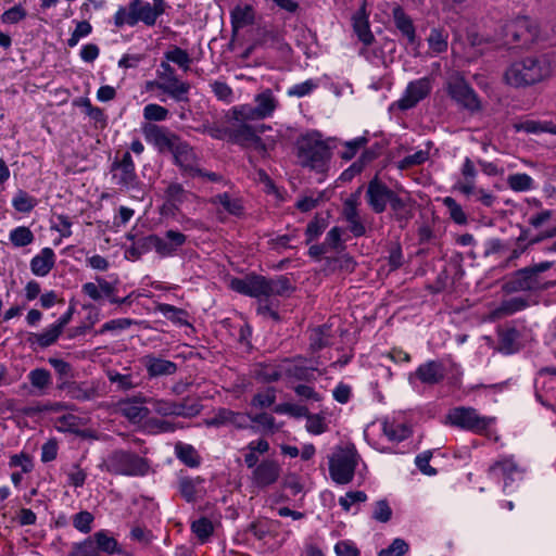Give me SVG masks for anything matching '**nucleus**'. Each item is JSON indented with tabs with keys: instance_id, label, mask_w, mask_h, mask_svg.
I'll return each instance as SVG.
<instances>
[{
	"instance_id": "1",
	"label": "nucleus",
	"mask_w": 556,
	"mask_h": 556,
	"mask_svg": "<svg viewBox=\"0 0 556 556\" xmlns=\"http://www.w3.org/2000/svg\"><path fill=\"white\" fill-rule=\"evenodd\" d=\"M554 67H556L555 55L542 53L511 63L505 71L504 77L506 83L513 87H527L551 77Z\"/></svg>"
},
{
	"instance_id": "2",
	"label": "nucleus",
	"mask_w": 556,
	"mask_h": 556,
	"mask_svg": "<svg viewBox=\"0 0 556 556\" xmlns=\"http://www.w3.org/2000/svg\"><path fill=\"white\" fill-rule=\"evenodd\" d=\"M496 35L507 49L528 50L542 40L540 24L527 15L504 22Z\"/></svg>"
},
{
	"instance_id": "3",
	"label": "nucleus",
	"mask_w": 556,
	"mask_h": 556,
	"mask_svg": "<svg viewBox=\"0 0 556 556\" xmlns=\"http://www.w3.org/2000/svg\"><path fill=\"white\" fill-rule=\"evenodd\" d=\"M332 152L318 131L302 135L296 140L298 164L317 174L325 175L330 168Z\"/></svg>"
},
{
	"instance_id": "4",
	"label": "nucleus",
	"mask_w": 556,
	"mask_h": 556,
	"mask_svg": "<svg viewBox=\"0 0 556 556\" xmlns=\"http://www.w3.org/2000/svg\"><path fill=\"white\" fill-rule=\"evenodd\" d=\"M553 265V262L545 261L517 269L503 283L502 291L506 294L540 292L555 287L556 281H543L541 278V274L549 270Z\"/></svg>"
},
{
	"instance_id": "5",
	"label": "nucleus",
	"mask_w": 556,
	"mask_h": 556,
	"mask_svg": "<svg viewBox=\"0 0 556 556\" xmlns=\"http://www.w3.org/2000/svg\"><path fill=\"white\" fill-rule=\"evenodd\" d=\"M99 468L115 476H144L150 466L146 458L131 451L115 450L108 455Z\"/></svg>"
},
{
	"instance_id": "6",
	"label": "nucleus",
	"mask_w": 556,
	"mask_h": 556,
	"mask_svg": "<svg viewBox=\"0 0 556 556\" xmlns=\"http://www.w3.org/2000/svg\"><path fill=\"white\" fill-rule=\"evenodd\" d=\"M357 452L354 445L339 447L337 453L329 457V473L338 484H348L353 480L357 466Z\"/></svg>"
},
{
	"instance_id": "7",
	"label": "nucleus",
	"mask_w": 556,
	"mask_h": 556,
	"mask_svg": "<svg viewBox=\"0 0 556 556\" xmlns=\"http://www.w3.org/2000/svg\"><path fill=\"white\" fill-rule=\"evenodd\" d=\"M446 93L463 110L471 114L481 111V101L469 85V83L460 75H455L446 81Z\"/></svg>"
},
{
	"instance_id": "8",
	"label": "nucleus",
	"mask_w": 556,
	"mask_h": 556,
	"mask_svg": "<svg viewBox=\"0 0 556 556\" xmlns=\"http://www.w3.org/2000/svg\"><path fill=\"white\" fill-rule=\"evenodd\" d=\"M446 418L452 426L477 432L485 430L491 421L486 417L479 416L475 408L464 406L450 410Z\"/></svg>"
},
{
	"instance_id": "9",
	"label": "nucleus",
	"mask_w": 556,
	"mask_h": 556,
	"mask_svg": "<svg viewBox=\"0 0 556 556\" xmlns=\"http://www.w3.org/2000/svg\"><path fill=\"white\" fill-rule=\"evenodd\" d=\"M142 134L146 140L153 144L159 152H172L176 142L180 139L176 134L165 126L153 123H147L142 127Z\"/></svg>"
},
{
	"instance_id": "10",
	"label": "nucleus",
	"mask_w": 556,
	"mask_h": 556,
	"mask_svg": "<svg viewBox=\"0 0 556 556\" xmlns=\"http://www.w3.org/2000/svg\"><path fill=\"white\" fill-rule=\"evenodd\" d=\"M432 84L429 77L413 80L407 85L403 97L393 105L401 111L410 110L426 99L430 94Z\"/></svg>"
},
{
	"instance_id": "11",
	"label": "nucleus",
	"mask_w": 556,
	"mask_h": 556,
	"mask_svg": "<svg viewBox=\"0 0 556 556\" xmlns=\"http://www.w3.org/2000/svg\"><path fill=\"white\" fill-rule=\"evenodd\" d=\"M394 192L376 175L367 185L365 198L372 212L381 214L387 210V204Z\"/></svg>"
},
{
	"instance_id": "12",
	"label": "nucleus",
	"mask_w": 556,
	"mask_h": 556,
	"mask_svg": "<svg viewBox=\"0 0 556 556\" xmlns=\"http://www.w3.org/2000/svg\"><path fill=\"white\" fill-rule=\"evenodd\" d=\"M170 153L174 156L175 164L179 166L186 175L191 177L203 175V170L198 165L197 154L188 142L179 139Z\"/></svg>"
},
{
	"instance_id": "13",
	"label": "nucleus",
	"mask_w": 556,
	"mask_h": 556,
	"mask_svg": "<svg viewBox=\"0 0 556 556\" xmlns=\"http://www.w3.org/2000/svg\"><path fill=\"white\" fill-rule=\"evenodd\" d=\"M230 287L233 291L251 298L266 296L267 278L257 274H249L243 278H233Z\"/></svg>"
},
{
	"instance_id": "14",
	"label": "nucleus",
	"mask_w": 556,
	"mask_h": 556,
	"mask_svg": "<svg viewBox=\"0 0 556 556\" xmlns=\"http://www.w3.org/2000/svg\"><path fill=\"white\" fill-rule=\"evenodd\" d=\"M446 376V368L442 361L432 359L421 364L416 371L409 376V381L417 378L421 383L435 386L441 383Z\"/></svg>"
},
{
	"instance_id": "15",
	"label": "nucleus",
	"mask_w": 556,
	"mask_h": 556,
	"mask_svg": "<svg viewBox=\"0 0 556 556\" xmlns=\"http://www.w3.org/2000/svg\"><path fill=\"white\" fill-rule=\"evenodd\" d=\"M111 172H113V178L117 179V185L125 188H131L136 185L137 175L129 152H125L119 161L115 160L112 163Z\"/></svg>"
},
{
	"instance_id": "16",
	"label": "nucleus",
	"mask_w": 556,
	"mask_h": 556,
	"mask_svg": "<svg viewBox=\"0 0 556 556\" xmlns=\"http://www.w3.org/2000/svg\"><path fill=\"white\" fill-rule=\"evenodd\" d=\"M154 250L162 256H170L187 241V236L177 230H166L164 237L154 235Z\"/></svg>"
},
{
	"instance_id": "17",
	"label": "nucleus",
	"mask_w": 556,
	"mask_h": 556,
	"mask_svg": "<svg viewBox=\"0 0 556 556\" xmlns=\"http://www.w3.org/2000/svg\"><path fill=\"white\" fill-rule=\"evenodd\" d=\"M280 465L274 459H264L252 473L253 483L261 489L274 484L280 476Z\"/></svg>"
},
{
	"instance_id": "18",
	"label": "nucleus",
	"mask_w": 556,
	"mask_h": 556,
	"mask_svg": "<svg viewBox=\"0 0 556 556\" xmlns=\"http://www.w3.org/2000/svg\"><path fill=\"white\" fill-rule=\"evenodd\" d=\"M392 18L396 29L407 40V43L410 46H417L419 42L414 22L400 4H395L392 8Z\"/></svg>"
},
{
	"instance_id": "19",
	"label": "nucleus",
	"mask_w": 556,
	"mask_h": 556,
	"mask_svg": "<svg viewBox=\"0 0 556 556\" xmlns=\"http://www.w3.org/2000/svg\"><path fill=\"white\" fill-rule=\"evenodd\" d=\"M413 203L414 201L409 195L400 197L396 192H394L389 201L392 216L402 228L405 227L408 220H410L414 216Z\"/></svg>"
},
{
	"instance_id": "20",
	"label": "nucleus",
	"mask_w": 556,
	"mask_h": 556,
	"mask_svg": "<svg viewBox=\"0 0 556 556\" xmlns=\"http://www.w3.org/2000/svg\"><path fill=\"white\" fill-rule=\"evenodd\" d=\"M203 482L204 479L201 477H180L178 490L181 497L188 503H195L198 500L203 498L206 494Z\"/></svg>"
},
{
	"instance_id": "21",
	"label": "nucleus",
	"mask_w": 556,
	"mask_h": 556,
	"mask_svg": "<svg viewBox=\"0 0 556 556\" xmlns=\"http://www.w3.org/2000/svg\"><path fill=\"white\" fill-rule=\"evenodd\" d=\"M154 85L157 89L168 94L177 102H188V92L190 85L186 81H180L176 76L168 78L165 81L149 83V86Z\"/></svg>"
},
{
	"instance_id": "22",
	"label": "nucleus",
	"mask_w": 556,
	"mask_h": 556,
	"mask_svg": "<svg viewBox=\"0 0 556 556\" xmlns=\"http://www.w3.org/2000/svg\"><path fill=\"white\" fill-rule=\"evenodd\" d=\"M59 389L65 390L67 395L77 401H90L98 396L97 387L93 383L64 380Z\"/></svg>"
},
{
	"instance_id": "23",
	"label": "nucleus",
	"mask_w": 556,
	"mask_h": 556,
	"mask_svg": "<svg viewBox=\"0 0 556 556\" xmlns=\"http://www.w3.org/2000/svg\"><path fill=\"white\" fill-rule=\"evenodd\" d=\"M142 364L147 369L149 377L155 378L161 376H172L176 374L178 366L176 363L154 355H146Z\"/></svg>"
},
{
	"instance_id": "24",
	"label": "nucleus",
	"mask_w": 556,
	"mask_h": 556,
	"mask_svg": "<svg viewBox=\"0 0 556 556\" xmlns=\"http://www.w3.org/2000/svg\"><path fill=\"white\" fill-rule=\"evenodd\" d=\"M96 282H86L83 285V292L88 295L93 301H99L102 299V293L109 298H114V293L116 291L117 280L114 282L105 280L103 277L97 276Z\"/></svg>"
},
{
	"instance_id": "25",
	"label": "nucleus",
	"mask_w": 556,
	"mask_h": 556,
	"mask_svg": "<svg viewBox=\"0 0 556 556\" xmlns=\"http://www.w3.org/2000/svg\"><path fill=\"white\" fill-rule=\"evenodd\" d=\"M141 0H131L127 7H119L114 14V25L121 28L125 25L135 26L141 22Z\"/></svg>"
},
{
	"instance_id": "26",
	"label": "nucleus",
	"mask_w": 556,
	"mask_h": 556,
	"mask_svg": "<svg viewBox=\"0 0 556 556\" xmlns=\"http://www.w3.org/2000/svg\"><path fill=\"white\" fill-rule=\"evenodd\" d=\"M529 306V300L523 296L504 299L493 311H491V317L493 319H501L507 316H511L517 312H521Z\"/></svg>"
},
{
	"instance_id": "27",
	"label": "nucleus",
	"mask_w": 556,
	"mask_h": 556,
	"mask_svg": "<svg viewBox=\"0 0 556 556\" xmlns=\"http://www.w3.org/2000/svg\"><path fill=\"white\" fill-rule=\"evenodd\" d=\"M352 22L354 33L359 41L365 46H370L375 41V36L370 30L368 16L364 5L353 14Z\"/></svg>"
},
{
	"instance_id": "28",
	"label": "nucleus",
	"mask_w": 556,
	"mask_h": 556,
	"mask_svg": "<svg viewBox=\"0 0 556 556\" xmlns=\"http://www.w3.org/2000/svg\"><path fill=\"white\" fill-rule=\"evenodd\" d=\"M55 264V253L51 248H43L30 261L31 273L39 277L47 276Z\"/></svg>"
},
{
	"instance_id": "29",
	"label": "nucleus",
	"mask_w": 556,
	"mask_h": 556,
	"mask_svg": "<svg viewBox=\"0 0 556 556\" xmlns=\"http://www.w3.org/2000/svg\"><path fill=\"white\" fill-rule=\"evenodd\" d=\"M302 359L301 356L294 358L293 361L286 358L282 362V372L285 376L289 378H294L296 380L302 381H313L315 380L314 377V370H316L315 367L311 366H304L301 364L295 363L296 361Z\"/></svg>"
},
{
	"instance_id": "30",
	"label": "nucleus",
	"mask_w": 556,
	"mask_h": 556,
	"mask_svg": "<svg viewBox=\"0 0 556 556\" xmlns=\"http://www.w3.org/2000/svg\"><path fill=\"white\" fill-rule=\"evenodd\" d=\"M264 128V125L256 129L247 123H240L238 126L230 128L229 141L245 147L255 139L257 131L263 132Z\"/></svg>"
},
{
	"instance_id": "31",
	"label": "nucleus",
	"mask_w": 556,
	"mask_h": 556,
	"mask_svg": "<svg viewBox=\"0 0 556 556\" xmlns=\"http://www.w3.org/2000/svg\"><path fill=\"white\" fill-rule=\"evenodd\" d=\"M253 374L255 379L262 382H275L282 376V363L279 365L260 362L254 365Z\"/></svg>"
},
{
	"instance_id": "32",
	"label": "nucleus",
	"mask_w": 556,
	"mask_h": 556,
	"mask_svg": "<svg viewBox=\"0 0 556 556\" xmlns=\"http://www.w3.org/2000/svg\"><path fill=\"white\" fill-rule=\"evenodd\" d=\"M97 553H105L108 555L119 554L122 549L117 541L108 534L106 531H98L91 535Z\"/></svg>"
},
{
	"instance_id": "33",
	"label": "nucleus",
	"mask_w": 556,
	"mask_h": 556,
	"mask_svg": "<svg viewBox=\"0 0 556 556\" xmlns=\"http://www.w3.org/2000/svg\"><path fill=\"white\" fill-rule=\"evenodd\" d=\"M519 331L516 328H507L498 333V351L504 354H513L519 350Z\"/></svg>"
},
{
	"instance_id": "34",
	"label": "nucleus",
	"mask_w": 556,
	"mask_h": 556,
	"mask_svg": "<svg viewBox=\"0 0 556 556\" xmlns=\"http://www.w3.org/2000/svg\"><path fill=\"white\" fill-rule=\"evenodd\" d=\"M155 309L174 324L180 326H191V324L188 321L189 314L184 308H179L166 303H159Z\"/></svg>"
},
{
	"instance_id": "35",
	"label": "nucleus",
	"mask_w": 556,
	"mask_h": 556,
	"mask_svg": "<svg viewBox=\"0 0 556 556\" xmlns=\"http://www.w3.org/2000/svg\"><path fill=\"white\" fill-rule=\"evenodd\" d=\"M517 131L526 134H541L549 132L556 135V125L552 122H539L533 119H526L514 125Z\"/></svg>"
},
{
	"instance_id": "36",
	"label": "nucleus",
	"mask_w": 556,
	"mask_h": 556,
	"mask_svg": "<svg viewBox=\"0 0 556 556\" xmlns=\"http://www.w3.org/2000/svg\"><path fill=\"white\" fill-rule=\"evenodd\" d=\"M331 328L328 325H321L314 328L309 336V349L312 352H318L330 345Z\"/></svg>"
},
{
	"instance_id": "37",
	"label": "nucleus",
	"mask_w": 556,
	"mask_h": 556,
	"mask_svg": "<svg viewBox=\"0 0 556 556\" xmlns=\"http://www.w3.org/2000/svg\"><path fill=\"white\" fill-rule=\"evenodd\" d=\"M175 453L177 458L188 467L195 468L201 464L200 455L190 444H185L181 442L176 443Z\"/></svg>"
},
{
	"instance_id": "38",
	"label": "nucleus",
	"mask_w": 556,
	"mask_h": 556,
	"mask_svg": "<svg viewBox=\"0 0 556 556\" xmlns=\"http://www.w3.org/2000/svg\"><path fill=\"white\" fill-rule=\"evenodd\" d=\"M329 214L327 213L325 216L321 214H316L314 218L307 224L305 229V243L309 244L314 240H316L328 227L329 225Z\"/></svg>"
},
{
	"instance_id": "39",
	"label": "nucleus",
	"mask_w": 556,
	"mask_h": 556,
	"mask_svg": "<svg viewBox=\"0 0 556 556\" xmlns=\"http://www.w3.org/2000/svg\"><path fill=\"white\" fill-rule=\"evenodd\" d=\"M291 280L287 276H278L276 278H267L266 296L285 295L294 291Z\"/></svg>"
},
{
	"instance_id": "40",
	"label": "nucleus",
	"mask_w": 556,
	"mask_h": 556,
	"mask_svg": "<svg viewBox=\"0 0 556 556\" xmlns=\"http://www.w3.org/2000/svg\"><path fill=\"white\" fill-rule=\"evenodd\" d=\"M229 118L239 123L264 119L257 109L251 104H242L231 108L229 111Z\"/></svg>"
},
{
	"instance_id": "41",
	"label": "nucleus",
	"mask_w": 556,
	"mask_h": 556,
	"mask_svg": "<svg viewBox=\"0 0 556 556\" xmlns=\"http://www.w3.org/2000/svg\"><path fill=\"white\" fill-rule=\"evenodd\" d=\"M255 102V108L263 118L270 116L277 108V100L270 89H265L263 92L256 94Z\"/></svg>"
},
{
	"instance_id": "42",
	"label": "nucleus",
	"mask_w": 556,
	"mask_h": 556,
	"mask_svg": "<svg viewBox=\"0 0 556 556\" xmlns=\"http://www.w3.org/2000/svg\"><path fill=\"white\" fill-rule=\"evenodd\" d=\"M154 235L141 237L127 249L126 255L132 260H139L143 254L154 249Z\"/></svg>"
},
{
	"instance_id": "43",
	"label": "nucleus",
	"mask_w": 556,
	"mask_h": 556,
	"mask_svg": "<svg viewBox=\"0 0 556 556\" xmlns=\"http://www.w3.org/2000/svg\"><path fill=\"white\" fill-rule=\"evenodd\" d=\"M254 22V12L252 7L247 5L244 8L237 7L231 12V24L233 30L243 28L244 26L251 25Z\"/></svg>"
},
{
	"instance_id": "44",
	"label": "nucleus",
	"mask_w": 556,
	"mask_h": 556,
	"mask_svg": "<svg viewBox=\"0 0 556 556\" xmlns=\"http://www.w3.org/2000/svg\"><path fill=\"white\" fill-rule=\"evenodd\" d=\"M146 426L154 433L174 432L185 428L181 422H173L163 418H148Z\"/></svg>"
},
{
	"instance_id": "45",
	"label": "nucleus",
	"mask_w": 556,
	"mask_h": 556,
	"mask_svg": "<svg viewBox=\"0 0 556 556\" xmlns=\"http://www.w3.org/2000/svg\"><path fill=\"white\" fill-rule=\"evenodd\" d=\"M61 333L62 332L54 327V325H51L50 328L42 333H31L28 338V342H36L40 348H48L56 342Z\"/></svg>"
},
{
	"instance_id": "46",
	"label": "nucleus",
	"mask_w": 556,
	"mask_h": 556,
	"mask_svg": "<svg viewBox=\"0 0 556 556\" xmlns=\"http://www.w3.org/2000/svg\"><path fill=\"white\" fill-rule=\"evenodd\" d=\"M35 240L33 231L26 226H18L11 230L10 241L15 248H23L31 244Z\"/></svg>"
},
{
	"instance_id": "47",
	"label": "nucleus",
	"mask_w": 556,
	"mask_h": 556,
	"mask_svg": "<svg viewBox=\"0 0 556 556\" xmlns=\"http://www.w3.org/2000/svg\"><path fill=\"white\" fill-rule=\"evenodd\" d=\"M164 58L166 61L177 64L184 71H188L192 62L189 53L176 46L173 49L166 51L164 53Z\"/></svg>"
},
{
	"instance_id": "48",
	"label": "nucleus",
	"mask_w": 556,
	"mask_h": 556,
	"mask_svg": "<svg viewBox=\"0 0 556 556\" xmlns=\"http://www.w3.org/2000/svg\"><path fill=\"white\" fill-rule=\"evenodd\" d=\"M507 185L516 192H523L533 188V179L525 173L513 174L507 177Z\"/></svg>"
},
{
	"instance_id": "49",
	"label": "nucleus",
	"mask_w": 556,
	"mask_h": 556,
	"mask_svg": "<svg viewBox=\"0 0 556 556\" xmlns=\"http://www.w3.org/2000/svg\"><path fill=\"white\" fill-rule=\"evenodd\" d=\"M517 470V466L508 459L496 462L493 466L490 467L489 472L491 475H501L504 477V490L508 486L509 481L513 480L511 476Z\"/></svg>"
},
{
	"instance_id": "50",
	"label": "nucleus",
	"mask_w": 556,
	"mask_h": 556,
	"mask_svg": "<svg viewBox=\"0 0 556 556\" xmlns=\"http://www.w3.org/2000/svg\"><path fill=\"white\" fill-rule=\"evenodd\" d=\"M12 205L17 212L29 213L37 205V200L26 191L18 190L13 198Z\"/></svg>"
},
{
	"instance_id": "51",
	"label": "nucleus",
	"mask_w": 556,
	"mask_h": 556,
	"mask_svg": "<svg viewBox=\"0 0 556 556\" xmlns=\"http://www.w3.org/2000/svg\"><path fill=\"white\" fill-rule=\"evenodd\" d=\"M428 43L433 52H444L447 49V34L443 29L432 28L428 37Z\"/></svg>"
},
{
	"instance_id": "52",
	"label": "nucleus",
	"mask_w": 556,
	"mask_h": 556,
	"mask_svg": "<svg viewBox=\"0 0 556 556\" xmlns=\"http://www.w3.org/2000/svg\"><path fill=\"white\" fill-rule=\"evenodd\" d=\"M28 380L34 388L45 390L51 384V375L45 368H36L28 374Z\"/></svg>"
},
{
	"instance_id": "53",
	"label": "nucleus",
	"mask_w": 556,
	"mask_h": 556,
	"mask_svg": "<svg viewBox=\"0 0 556 556\" xmlns=\"http://www.w3.org/2000/svg\"><path fill=\"white\" fill-rule=\"evenodd\" d=\"M383 432L389 440L401 442L410 435L412 430L409 427L403 424L393 426L384 422Z\"/></svg>"
},
{
	"instance_id": "54",
	"label": "nucleus",
	"mask_w": 556,
	"mask_h": 556,
	"mask_svg": "<svg viewBox=\"0 0 556 556\" xmlns=\"http://www.w3.org/2000/svg\"><path fill=\"white\" fill-rule=\"evenodd\" d=\"M235 417V412L228 408H219L215 416L212 418L204 419V425L206 427H222L226 425H230L233 421L231 418Z\"/></svg>"
},
{
	"instance_id": "55",
	"label": "nucleus",
	"mask_w": 556,
	"mask_h": 556,
	"mask_svg": "<svg viewBox=\"0 0 556 556\" xmlns=\"http://www.w3.org/2000/svg\"><path fill=\"white\" fill-rule=\"evenodd\" d=\"M191 529L193 533L204 542L206 539H208L213 533V523L212 521L206 517H201L200 519L195 520L191 525Z\"/></svg>"
},
{
	"instance_id": "56",
	"label": "nucleus",
	"mask_w": 556,
	"mask_h": 556,
	"mask_svg": "<svg viewBox=\"0 0 556 556\" xmlns=\"http://www.w3.org/2000/svg\"><path fill=\"white\" fill-rule=\"evenodd\" d=\"M443 204L448 208L450 216L456 224H467V215L465 214L462 206L456 202L455 199L446 197L443 199Z\"/></svg>"
},
{
	"instance_id": "57",
	"label": "nucleus",
	"mask_w": 556,
	"mask_h": 556,
	"mask_svg": "<svg viewBox=\"0 0 556 556\" xmlns=\"http://www.w3.org/2000/svg\"><path fill=\"white\" fill-rule=\"evenodd\" d=\"M94 517L90 511L81 510L73 516V526L81 533H89L91 531V523Z\"/></svg>"
},
{
	"instance_id": "58",
	"label": "nucleus",
	"mask_w": 556,
	"mask_h": 556,
	"mask_svg": "<svg viewBox=\"0 0 556 556\" xmlns=\"http://www.w3.org/2000/svg\"><path fill=\"white\" fill-rule=\"evenodd\" d=\"M169 112L166 108L150 103L143 109V117L149 122H162L165 121Z\"/></svg>"
},
{
	"instance_id": "59",
	"label": "nucleus",
	"mask_w": 556,
	"mask_h": 556,
	"mask_svg": "<svg viewBox=\"0 0 556 556\" xmlns=\"http://www.w3.org/2000/svg\"><path fill=\"white\" fill-rule=\"evenodd\" d=\"M368 142L365 136L355 138L344 143V150L341 152V159L345 161L352 160L361 148H364Z\"/></svg>"
},
{
	"instance_id": "60",
	"label": "nucleus",
	"mask_w": 556,
	"mask_h": 556,
	"mask_svg": "<svg viewBox=\"0 0 556 556\" xmlns=\"http://www.w3.org/2000/svg\"><path fill=\"white\" fill-rule=\"evenodd\" d=\"M68 556H100L97 553L93 541L91 536H88L86 540L79 543H75Z\"/></svg>"
},
{
	"instance_id": "61",
	"label": "nucleus",
	"mask_w": 556,
	"mask_h": 556,
	"mask_svg": "<svg viewBox=\"0 0 556 556\" xmlns=\"http://www.w3.org/2000/svg\"><path fill=\"white\" fill-rule=\"evenodd\" d=\"M165 197L167 202L177 207L178 204L185 201L186 191L180 184L172 182L165 191Z\"/></svg>"
},
{
	"instance_id": "62",
	"label": "nucleus",
	"mask_w": 556,
	"mask_h": 556,
	"mask_svg": "<svg viewBox=\"0 0 556 556\" xmlns=\"http://www.w3.org/2000/svg\"><path fill=\"white\" fill-rule=\"evenodd\" d=\"M371 517L372 519L383 523L391 519L392 509L387 500H380L376 502Z\"/></svg>"
},
{
	"instance_id": "63",
	"label": "nucleus",
	"mask_w": 556,
	"mask_h": 556,
	"mask_svg": "<svg viewBox=\"0 0 556 556\" xmlns=\"http://www.w3.org/2000/svg\"><path fill=\"white\" fill-rule=\"evenodd\" d=\"M408 548V544L403 539H394L389 547L378 553V556H403Z\"/></svg>"
},
{
	"instance_id": "64",
	"label": "nucleus",
	"mask_w": 556,
	"mask_h": 556,
	"mask_svg": "<svg viewBox=\"0 0 556 556\" xmlns=\"http://www.w3.org/2000/svg\"><path fill=\"white\" fill-rule=\"evenodd\" d=\"M218 202L223 205V207L232 215H241L243 212V206L241 205L239 200L232 199L228 193H223L217 195Z\"/></svg>"
}]
</instances>
